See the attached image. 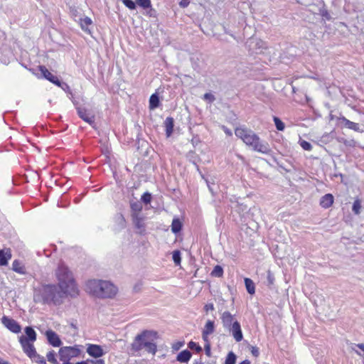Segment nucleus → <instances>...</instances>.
<instances>
[{"label":"nucleus","instance_id":"1","mask_svg":"<svg viewBox=\"0 0 364 364\" xmlns=\"http://www.w3.org/2000/svg\"><path fill=\"white\" fill-rule=\"evenodd\" d=\"M68 294L74 295L58 284H41L34 287L33 301L36 304L60 306Z\"/></svg>","mask_w":364,"mask_h":364},{"label":"nucleus","instance_id":"2","mask_svg":"<svg viewBox=\"0 0 364 364\" xmlns=\"http://www.w3.org/2000/svg\"><path fill=\"white\" fill-rule=\"evenodd\" d=\"M235 134L253 151L268 154L272 151L269 144L259 137L252 129L245 127H237Z\"/></svg>","mask_w":364,"mask_h":364},{"label":"nucleus","instance_id":"3","mask_svg":"<svg viewBox=\"0 0 364 364\" xmlns=\"http://www.w3.org/2000/svg\"><path fill=\"white\" fill-rule=\"evenodd\" d=\"M87 287L93 294L101 298H112L117 292V288L108 281L90 280Z\"/></svg>","mask_w":364,"mask_h":364},{"label":"nucleus","instance_id":"4","mask_svg":"<svg viewBox=\"0 0 364 364\" xmlns=\"http://www.w3.org/2000/svg\"><path fill=\"white\" fill-rule=\"evenodd\" d=\"M55 274L60 286L68 289L74 296L77 294L73 274L64 263L58 264Z\"/></svg>","mask_w":364,"mask_h":364},{"label":"nucleus","instance_id":"5","mask_svg":"<svg viewBox=\"0 0 364 364\" xmlns=\"http://www.w3.org/2000/svg\"><path fill=\"white\" fill-rule=\"evenodd\" d=\"M152 338H159L157 331L144 330L141 333L136 335L131 345L132 353L134 354L143 348L145 349L146 346Z\"/></svg>","mask_w":364,"mask_h":364},{"label":"nucleus","instance_id":"6","mask_svg":"<svg viewBox=\"0 0 364 364\" xmlns=\"http://www.w3.org/2000/svg\"><path fill=\"white\" fill-rule=\"evenodd\" d=\"M245 46L250 53H260L265 48V43L257 38H250L245 43Z\"/></svg>","mask_w":364,"mask_h":364},{"label":"nucleus","instance_id":"7","mask_svg":"<svg viewBox=\"0 0 364 364\" xmlns=\"http://www.w3.org/2000/svg\"><path fill=\"white\" fill-rule=\"evenodd\" d=\"M18 340L23 351L26 354V355L31 359L35 358V355H36L37 352L33 344V342L26 341V336L23 335H21L18 338Z\"/></svg>","mask_w":364,"mask_h":364},{"label":"nucleus","instance_id":"8","mask_svg":"<svg viewBox=\"0 0 364 364\" xmlns=\"http://www.w3.org/2000/svg\"><path fill=\"white\" fill-rule=\"evenodd\" d=\"M80 350L71 346L62 347L59 350V358L62 361H69L72 358L77 356Z\"/></svg>","mask_w":364,"mask_h":364},{"label":"nucleus","instance_id":"9","mask_svg":"<svg viewBox=\"0 0 364 364\" xmlns=\"http://www.w3.org/2000/svg\"><path fill=\"white\" fill-rule=\"evenodd\" d=\"M1 323L12 333H18L21 331V325L16 320L7 316H4L2 317Z\"/></svg>","mask_w":364,"mask_h":364},{"label":"nucleus","instance_id":"10","mask_svg":"<svg viewBox=\"0 0 364 364\" xmlns=\"http://www.w3.org/2000/svg\"><path fill=\"white\" fill-rule=\"evenodd\" d=\"M86 352L92 358H98L105 354L101 346L97 344H87Z\"/></svg>","mask_w":364,"mask_h":364},{"label":"nucleus","instance_id":"11","mask_svg":"<svg viewBox=\"0 0 364 364\" xmlns=\"http://www.w3.org/2000/svg\"><path fill=\"white\" fill-rule=\"evenodd\" d=\"M221 321L223 326L225 329L228 330L235 325V322H238L235 318V315H232L230 311H224L221 316Z\"/></svg>","mask_w":364,"mask_h":364},{"label":"nucleus","instance_id":"12","mask_svg":"<svg viewBox=\"0 0 364 364\" xmlns=\"http://www.w3.org/2000/svg\"><path fill=\"white\" fill-rule=\"evenodd\" d=\"M46 336L49 344H50L53 347H60L62 345V341L59 336L54 331H46Z\"/></svg>","mask_w":364,"mask_h":364},{"label":"nucleus","instance_id":"13","mask_svg":"<svg viewBox=\"0 0 364 364\" xmlns=\"http://www.w3.org/2000/svg\"><path fill=\"white\" fill-rule=\"evenodd\" d=\"M229 332L232 334V337L237 342H240L243 339V333L241 328L240 323L235 322V325H232L230 329H228Z\"/></svg>","mask_w":364,"mask_h":364},{"label":"nucleus","instance_id":"14","mask_svg":"<svg viewBox=\"0 0 364 364\" xmlns=\"http://www.w3.org/2000/svg\"><path fill=\"white\" fill-rule=\"evenodd\" d=\"M39 70L41 71V74L42 76L52 82L54 85H58L59 83V78L53 75L52 73H50L44 65H40L39 66Z\"/></svg>","mask_w":364,"mask_h":364},{"label":"nucleus","instance_id":"15","mask_svg":"<svg viewBox=\"0 0 364 364\" xmlns=\"http://www.w3.org/2000/svg\"><path fill=\"white\" fill-rule=\"evenodd\" d=\"M77 112L78 116L85 122H87L91 126H94L95 124V116L94 115H90V114L87 113V111L85 108L82 107H77Z\"/></svg>","mask_w":364,"mask_h":364},{"label":"nucleus","instance_id":"16","mask_svg":"<svg viewBox=\"0 0 364 364\" xmlns=\"http://www.w3.org/2000/svg\"><path fill=\"white\" fill-rule=\"evenodd\" d=\"M338 120L341 124H343L345 127L354 130L355 132H360V126L358 124L350 121L345 117H341L338 118Z\"/></svg>","mask_w":364,"mask_h":364},{"label":"nucleus","instance_id":"17","mask_svg":"<svg viewBox=\"0 0 364 364\" xmlns=\"http://www.w3.org/2000/svg\"><path fill=\"white\" fill-rule=\"evenodd\" d=\"M166 137H170L173 132L174 119L172 117L166 118L164 122Z\"/></svg>","mask_w":364,"mask_h":364},{"label":"nucleus","instance_id":"18","mask_svg":"<svg viewBox=\"0 0 364 364\" xmlns=\"http://www.w3.org/2000/svg\"><path fill=\"white\" fill-rule=\"evenodd\" d=\"M333 203V196L331 193H327L321 197L320 200V205L322 208H328L332 205Z\"/></svg>","mask_w":364,"mask_h":364},{"label":"nucleus","instance_id":"19","mask_svg":"<svg viewBox=\"0 0 364 364\" xmlns=\"http://www.w3.org/2000/svg\"><path fill=\"white\" fill-rule=\"evenodd\" d=\"M192 357V353L190 350L186 349L181 351L176 356V360L180 363H188Z\"/></svg>","mask_w":364,"mask_h":364},{"label":"nucleus","instance_id":"20","mask_svg":"<svg viewBox=\"0 0 364 364\" xmlns=\"http://www.w3.org/2000/svg\"><path fill=\"white\" fill-rule=\"evenodd\" d=\"M132 217L134 227L139 230L140 232L144 231V223H143L142 218H141L139 214L136 213H132Z\"/></svg>","mask_w":364,"mask_h":364},{"label":"nucleus","instance_id":"21","mask_svg":"<svg viewBox=\"0 0 364 364\" xmlns=\"http://www.w3.org/2000/svg\"><path fill=\"white\" fill-rule=\"evenodd\" d=\"M92 23V19L88 16H84L80 18V24L82 31L90 34L91 31L88 28V26Z\"/></svg>","mask_w":364,"mask_h":364},{"label":"nucleus","instance_id":"22","mask_svg":"<svg viewBox=\"0 0 364 364\" xmlns=\"http://www.w3.org/2000/svg\"><path fill=\"white\" fill-rule=\"evenodd\" d=\"M24 332L26 333V340L31 342H34L36 341L37 334L35 330L31 326H26L24 328Z\"/></svg>","mask_w":364,"mask_h":364},{"label":"nucleus","instance_id":"23","mask_svg":"<svg viewBox=\"0 0 364 364\" xmlns=\"http://www.w3.org/2000/svg\"><path fill=\"white\" fill-rule=\"evenodd\" d=\"M160 105V100L158 93L152 94L149 98V109L153 110L158 108Z\"/></svg>","mask_w":364,"mask_h":364},{"label":"nucleus","instance_id":"24","mask_svg":"<svg viewBox=\"0 0 364 364\" xmlns=\"http://www.w3.org/2000/svg\"><path fill=\"white\" fill-rule=\"evenodd\" d=\"M171 231L174 234L180 232L183 228V223L178 218H174L171 223Z\"/></svg>","mask_w":364,"mask_h":364},{"label":"nucleus","instance_id":"25","mask_svg":"<svg viewBox=\"0 0 364 364\" xmlns=\"http://www.w3.org/2000/svg\"><path fill=\"white\" fill-rule=\"evenodd\" d=\"M12 269L21 274H26V269L25 267L21 264V262L18 260H14L12 264Z\"/></svg>","mask_w":364,"mask_h":364},{"label":"nucleus","instance_id":"26","mask_svg":"<svg viewBox=\"0 0 364 364\" xmlns=\"http://www.w3.org/2000/svg\"><path fill=\"white\" fill-rule=\"evenodd\" d=\"M158 338H152L151 340L149 341V342L148 343V344L145 347V350L149 353H151L153 355H154L157 350V347H156V344L155 343V341Z\"/></svg>","mask_w":364,"mask_h":364},{"label":"nucleus","instance_id":"27","mask_svg":"<svg viewBox=\"0 0 364 364\" xmlns=\"http://www.w3.org/2000/svg\"><path fill=\"white\" fill-rule=\"evenodd\" d=\"M214 331H215L214 321H211V320H208L205 325L203 332H204V334L205 336V335L212 334L214 332Z\"/></svg>","mask_w":364,"mask_h":364},{"label":"nucleus","instance_id":"28","mask_svg":"<svg viewBox=\"0 0 364 364\" xmlns=\"http://www.w3.org/2000/svg\"><path fill=\"white\" fill-rule=\"evenodd\" d=\"M11 257L10 251L5 252L4 250H0V266H5L8 264L9 259Z\"/></svg>","mask_w":364,"mask_h":364},{"label":"nucleus","instance_id":"29","mask_svg":"<svg viewBox=\"0 0 364 364\" xmlns=\"http://www.w3.org/2000/svg\"><path fill=\"white\" fill-rule=\"evenodd\" d=\"M245 285L247 289V291L250 294H254L255 293V287L253 281L250 278H245Z\"/></svg>","mask_w":364,"mask_h":364},{"label":"nucleus","instance_id":"30","mask_svg":"<svg viewBox=\"0 0 364 364\" xmlns=\"http://www.w3.org/2000/svg\"><path fill=\"white\" fill-rule=\"evenodd\" d=\"M130 208L133 213L139 214L142 210V204L139 201H132Z\"/></svg>","mask_w":364,"mask_h":364},{"label":"nucleus","instance_id":"31","mask_svg":"<svg viewBox=\"0 0 364 364\" xmlns=\"http://www.w3.org/2000/svg\"><path fill=\"white\" fill-rule=\"evenodd\" d=\"M237 356L234 352L230 351L225 358V364H235Z\"/></svg>","mask_w":364,"mask_h":364},{"label":"nucleus","instance_id":"32","mask_svg":"<svg viewBox=\"0 0 364 364\" xmlns=\"http://www.w3.org/2000/svg\"><path fill=\"white\" fill-rule=\"evenodd\" d=\"M210 274L212 277H222L223 275V268L220 265H216L214 267Z\"/></svg>","mask_w":364,"mask_h":364},{"label":"nucleus","instance_id":"33","mask_svg":"<svg viewBox=\"0 0 364 364\" xmlns=\"http://www.w3.org/2000/svg\"><path fill=\"white\" fill-rule=\"evenodd\" d=\"M172 259L176 265H180L181 262V254L180 250H176L172 252Z\"/></svg>","mask_w":364,"mask_h":364},{"label":"nucleus","instance_id":"34","mask_svg":"<svg viewBox=\"0 0 364 364\" xmlns=\"http://www.w3.org/2000/svg\"><path fill=\"white\" fill-rule=\"evenodd\" d=\"M274 122L277 130L283 131L285 128L284 123L277 117H274Z\"/></svg>","mask_w":364,"mask_h":364},{"label":"nucleus","instance_id":"35","mask_svg":"<svg viewBox=\"0 0 364 364\" xmlns=\"http://www.w3.org/2000/svg\"><path fill=\"white\" fill-rule=\"evenodd\" d=\"M136 4L141 7L143 9L146 10L147 8L151 7V0H136Z\"/></svg>","mask_w":364,"mask_h":364},{"label":"nucleus","instance_id":"36","mask_svg":"<svg viewBox=\"0 0 364 364\" xmlns=\"http://www.w3.org/2000/svg\"><path fill=\"white\" fill-rule=\"evenodd\" d=\"M360 208H361V202L360 200L357 199L353 202V204L352 206V210L355 214L358 215L360 213Z\"/></svg>","mask_w":364,"mask_h":364},{"label":"nucleus","instance_id":"37","mask_svg":"<svg viewBox=\"0 0 364 364\" xmlns=\"http://www.w3.org/2000/svg\"><path fill=\"white\" fill-rule=\"evenodd\" d=\"M188 347L191 350H196L197 353H200L202 351L201 346L198 343L192 341L188 343Z\"/></svg>","mask_w":364,"mask_h":364},{"label":"nucleus","instance_id":"38","mask_svg":"<svg viewBox=\"0 0 364 364\" xmlns=\"http://www.w3.org/2000/svg\"><path fill=\"white\" fill-rule=\"evenodd\" d=\"M151 198H152L151 194L150 193H149V192H145L141 196V200L145 205H148V204H149L151 203Z\"/></svg>","mask_w":364,"mask_h":364},{"label":"nucleus","instance_id":"39","mask_svg":"<svg viewBox=\"0 0 364 364\" xmlns=\"http://www.w3.org/2000/svg\"><path fill=\"white\" fill-rule=\"evenodd\" d=\"M123 4L130 10H134L136 7V1L133 0H122Z\"/></svg>","mask_w":364,"mask_h":364},{"label":"nucleus","instance_id":"40","mask_svg":"<svg viewBox=\"0 0 364 364\" xmlns=\"http://www.w3.org/2000/svg\"><path fill=\"white\" fill-rule=\"evenodd\" d=\"M274 280L275 279L274 274L270 270H268L267 274V285L271 287L274 284Z\"/></svg>","mask_w":364,"mask_h":364},{"label":"nucleus","instance_id":"41","mask_svg":"<svg viewBox=\"0 0 364 364\" xmlns=\"http://www.w3.org/2000/svg\"><path fill=\"white\" fill-rule=\"evenodd\" d=\"M47 358L49 362H50L53 364H58V361L55 358V353L54 350H50L47 355Z\"/></svg>","mask_w":364,"mask_h":364},{"label":"nucleus","instance_id":"42","mask_svg":"<svg viewBox=\"0 0 364 364\" xmlns=\"http://www.w3.org/2000/svg\"><path fill=\"white\" fill-rule=\"evenodd\" d=\"M56 85L58 87H60L65 92L71 94V90L70 88V86L66 82H64L61 81L60 80H59V83H58V85Z\"/></svg>","mask_w":364,"mask_h":364},{"label":"nucleus","instance_id":"43","mask_svg":"<svg viewBox=\"0 0 364 364\" xmlns=\"http://www.w3.org/2000/svg\"><path fill=\"white\" fill-rule=\"evenodd\" d=\"M146 12L144 13L146 16L149 17L156 18L157 16V12L156 9L152 8V6L151 5V7L147 8L146 10H145Z\"/></svg>","mask_w":364,"mask_h":364},{"label":"nucleus","instance_id":"44","mask_svg":"<svg viewBox=\"0 0 364 364\" xmlns=\"http://www.w3.org/2000/svg\"><path fill=\"white\" fill-rule=\"evenodd\" d=\"M117 221L120 226L121 229H123L126 226V220L124 218V216L122 214H119L117 216Z\"/></svg>","mask_w":364,"mask_h":364},{"label":"nucleus","instance_id":"45","mask_svg":"<svg viewBox=\"0 0 364 364\" xmlns=\"http://www.w3.org/2000/svg\"><path fill=\"white\" fill-rule=\"evenodd\" d=\"M300 146L306 151H311L312 149L311 143L305 140L300 141Z\"/></svg>","mask_w":364,"mask_h":364},{"label":"nucleus","instance_id":"46","mask_svg":"<svg viewBox=\"0 0 364 364\" xmlns=\"http://www.w3.org/2000/svg\"><path fill=\"white\" fill-rule=\"evenodd\" d=\"M33 359L38 364H46V361L44 357L40 355L38 353H36V355H35V358Z\"/></svg>","mask_w":364,"mask_h":364},{"label":"nucleus","instance_id":"47","mask_svg":"<svg viewBox=\"0 0 364 364\" xmlns=\"http://www.w3.org/2000/svg\"><path fill=\"white\" fill-rule=\"evenodd\" d=\"M321 16L325 19V20H327V21H330L331 20V16L330 15V14L328 13V11L326 10V9H322L321 10Z\"/></svg>","mask_w":364,"mask_h":364},{"label":"nucleus","instance_id":"48","mask_svg":"<svg viewBox=\"0 0 364 364\" xmlns=\"http://www.w3.org/2000/svg\"><path fill=\"white\" fill-rule=\"evenodd\" d=\"M203 99L211 103L215 101V97L213 94L207 92L203 95Z\"/></svg>","mask_w":364,"mask_h":364},{"label":"nucleus","instance_id":"49","mask_svg":"<svg viewBox=\"0 0 364 364\" xmlns=\"http://www.w3.org/2000/svg\"><path fill=\"white\" fill-rule=\"evenodd\" d=\"M184 345V341H177L172 345V348L173 350H178L181 347Z\"/></svg>","mask_w":364,"mask_h":364},{"label":"nucleus","instance_id":"50","mask_svg":"<svg viewBox=\"0 0 364 364\" xmlns=\"http://www.w3.org/2000/svg\"><path fill=\"white\" fill-rule=\"evenodd\" d=\"M191 143L193 146H196L199 143H200V140L198 136H194L191 139Z\"/></svg>","mask_w":364,"mask_h":364},{"label":"nucleus","instance_id":"51","mask_svg":"<svg viewBox=\"0 0 364 364\" xmlns=\"http://www.w3.org/2000/svg\"><path fill=\"white\" fill-rule=\"evenodd\" d=\"M205 354L210 357L211 355V348H210V344L209 343H206L205 345Z\"/></svg>","mask_w":364,"mask_h":364},{"label":"nucleus","instance_id":"52","mask_svg":"<svg viewBox=\"0 0 364 364\" xmlns=\"http://www.w3.org/2000/svg\"><path fill=\"white\" fill-rule=\"evenodd\" d=\"M204 309H205V311L206 312H208V311H213L214 310V306L211 303L207 304L205 305Z\"/></svg>","mask_w":364,"mask_h":364},{"label":"nucleus","instance_id":"53","mask_svg":"<svg viewBox=\"0 0 364 364\" xmlns=\"http://www.w3.org/2000/svg\"><path fill=\"white\" fill-rule=\"evenodd\" d=\"M141 285H142L141 282H137V283L134 286V288H133L134 291L135 292H138V291H140V289H141Z\"/></svg>","mask_w":364,"mask_h":364},{"label":"nucleus","instance_id":"54","mask_svg":"<svg viewBox=\"0 0 364 364\" xmlns=\"http://www.w3.org/2000/svg\"><path fill=\"white\" fill-rule=\"evenodd\" d=\"M189 1L188 0H182L180 1L179 5L182 8H186L188 6Z\"/></svg>","mask_w":364,"mask_h":364},{"label":"nucleus","instance_id":"55","mask_svg":"<svg viewBox=\"0 0 364 364\" xmlns=\"http://www.w3.org/2000/svg\"><path fill=\"white\" fill-rule=\"evenodd\" d=\"M206 182H207V185H208L209 191L212 193V194H213L214 189H213V186H215V183H210L208 181H206Z\"/></svg>","mask_w":364,"mask_h":364},{"label":"nucleus","instance_id":"56","mask_svg":"<svg viewBox=\"0 0 364 364\" xmlns=\"http://www.w3.org/2000/svg\"><path fill=\"white\" fill-rule=\"evenodd\" d=\"M223 131L225 132V133L228 135V136H232V132L228 129L226 127L223 126Z\"/></svg>","mask_w":364,"mask_h":364},{"label":"nucleus","instance_id":"57","mask_svg":"<svg viewBox=\"0 0 364 364\" xmlns=\"http://www.w3.org/2000/svg\"><path fill=\"white\" fill-rule=\"evenodd\" d=\"M93 364H105V360L102 359H98L96 360L91 361Z\"/></svg>","mask_w":364,"mask_h":364},{"label":"nucleus","instance_id":"58","mask_svg":"<svg viewBox=\"0 0 364 364\" xmlns=\"http://www.w3.org/2000/svg\"><path fill=\"white\" fill-rule=\"evenodd\" d=\"M344 144L346 145H348V146H352L353 144H354V141L353 140H350V141H347V140H345L343 141Z\"/></svg>","mask_w":364,"mask_h":364},{"label":"nucleus","instance_id":"59","mask_svg":"<svg viewBox=\"0 0 364 364\" xmlns=\"http://www.w3.org/2000/svg\"><path fill=\"white\" fill-rule=\"evenodd\" d=\"M208 336H209V335H205V336L204 332H202V338H203V339L206 342V343H209V342H208Z\"/></svg>","mask_w":364,"mask_h":364},{"label":"nucleus","instance_id":"60","mask_svg":"<svg viewBox=\"0 0 364 364\" xmlns=\"http://www.w3.org/2000/svg\"><path fill=\"white\" fill-rule=\"evenodd\" d=\"M252 355H255V356H258V355H259V351H258V350H257V349H256V348H253V349H252Z\"/></svg>","mask_w":364,"mask_h":364},{"label":"nucleus","instance_id":"61","mask_svg":"<svg viewBox=\"0 0 364 364\" xmlns=\"http://www.w3.org/2000/svg\"><path fill=\"white\" fill-rule=\"evenodd\" d=\"M358 348L364 351V343H358L357 344Z\"/></svg>","mask_w":364,"mask_h":364},{"label":"nucleus","instance_id":"62","mask_svg":"<svg viewBox=\"0 0 364 364\" xmlns=\"http://www.w3.org/2000/svg\"><path fill=\"white\" fill-rule=\"evenodd\" d=\"M239 364H251V363L249 360H245L240 362Z\"/></svg>","mask_w":364,"mask_h":364},{"label":"nucleus","instance_id":"63","mask_svg":"<svg viewBox=\"0 0 364 364\" xmlns=\"http://www.w3.org/2000/svg\"><path fill=\"white\" fill-rule=\"evenodd\" d=\"M193 364H203V363H202L201 360L199 359V360H195L193 361Z\"/></svg>","mask_w":364,"mask_h":364},{"label":"nucleus","instance_id":"64","mask_svg":"<svg viewBox=\"0 0 364 364\" xmlns=\"http://www.w3.org/2000/svg\"><path fill=\"white\" fill-rule=\"evenodd\" d=\"M0 364H10V363L8 361H5L2 358H0Z\"/></svg>","mask_w":364,"mask_h":364}]
</instances>
